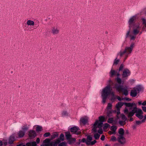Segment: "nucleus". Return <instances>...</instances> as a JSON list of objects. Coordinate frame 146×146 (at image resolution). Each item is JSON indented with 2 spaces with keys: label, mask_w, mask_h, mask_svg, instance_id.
I'll return each mask as SVG.
<instances>
[{
  "label": "nucleus",
  "mask_w": 146,
  "mask_h": 146,
  "mask_svg": "<svg viewBox=\"0 0 146 146\" xmlns=\"http://www.w3.org/2000/svg\"><path fill=\"white\" fill-rule=\"evenodd\" d=\"M58 146H68L67 144L65 141L60 143Z\"/></svg>",
  "instance_id": "nucleus-31"
},
{
  "label": "nucleus",
  "mask_w": 146,
  "mask_h": 146,
  "mask_svg": "<svg viewBox=\"0 0 146 146\" xmlns=\"http://www.w3.org/2000/svg\"><path fill=\"white\" fill-rule=\"evenodd\" d=\"M133 25L132 34H130L131 28H129L126 34V38H127L129 36L131 40H134L136 38V35L139 33L140 28V24L139 23L137 24H134Z\"/></svg>",
  "instance_id": "nucleus-2"
},
{
  "label": "nucleus",
  "mask_w": 146,
  "mask_h": 146,
  "mask_svg": "<svg viewBox=\"0 0 146 146\" xmlns=\"http://www.w3.org/2000/svg\"><path fill=\"white\" fill-rule=\"evenodd\" d=\"M119 124L121 126L125 125L126 123L125 121L123 120H120L119 122Z\"/></svg>",
  "instance_id": "nucleus-36"
},
{
  "label": "nucleus",
  "mask_w": 146,
  "mask_h": 146,
  "mask_svg": "<svg viewBox=\"0 0 146 146\" xmlns=\"http://www.w3.org/2000/svg\"><path fill=\"white\" fill-rule=\"evenodd\" d=\"M137 16L136 15L131 17L128 21V23L129 25V27L131 28L132 24L134 22L135 20L137 18Z\"/></svg>",
  "instance_id": "nucleus-10"
},
{
  "label": "nucleus",
  "mask_w": 146,
  "mask_h": 146,
  "mask_svg": "<svg viewBox=\"0 0 146 146\" xmlns=\"http://www.w3.org/2000/svg\"><path fill=\"white\" fill-rule=\"evenodd\" d=\"M112 88H110L108 86L106 87L103 90L101 96L102 98V102L104 104L106 102V100L108 96L111 94V100H113L116 99L114 94V92H112Z\"/></svg>",
  "instance_id": "nucleus-1"
},
{
  "label": "nucleus",
  "mask_w": 146,
  "mask_h": 146,
  "mask_svg": "<svg viewBox=\"0 0 146 146\" xmlns=\"http://www.w3.org/2000/svg\"><path fill=\"white\" fill-rule=\"evenodd\" d=\"M138 109L136 107H135L133 108L131 111L129 112L128 109L125 108L124 110V112L128 117H132L134 115L135 113H137L138 111Z\"/></svg>",
  "instance_id": "nucleus-9"
},
{
  "label": "nucleus",
  "mask_w": 146,
  "mask_h": 146,
  "mask_svg": "<svg viewBox=\"0 0 146 146\" xmlns=\"http://www.w3.org/2000/svg\"><path fill=\"white\" fill-rule=\"evenodd\" d=\"M99 129L98 131V132L100 134H102L103 133V131L101 128H99Z\"/></svg>",
  "instance_id": "nucleus-51"
},
{
  "label": "nucleus",
  "mask_w": 146,
  "mask_h": 146,
  "mask_svg": "<svg viewBox=\"0 0 146 146\" xmlns=\"http://www.w3.org/2000/svg\"><path fill=\"white\" fill-rule=\"evenodd\" d=\"M15 137L13 136H11L9 138V143L10 144H12L15 140Z\"/></svg>",
  "instance_id": "nucleus-25"
},
{
  "label": "nucleus",
  "mask_w": 146,
  "mask_h": 146,
  "mask_svg": "<svg viewBox=\"0 0 146 146\" xmlns=\"http://www.w3.org/2000/svg\"><path fill=\"white\" fill-rule=\"evenodd\" d=\"M108 85L106 87L109 86L110 88H111V86H112L113 84V82L112 81L110 80L109 79L108 82Z\"/></svg>",
  "instance_id": "nucleus-27"
},
{
  "label": "nucleus",
  "mask_w": 146,
  "mask_h": 146,
  "mask_svg": "<svg viewBox=\"0 0 146 146\" xmlns=\"http://www.w3.org/2000/svg\"><path fill=\"white\" fill-rule=\"evenodd\" d=\"M100 135L97 133H95L94 134V137L95 139L96 140L98 139L100 137Z\"/></svg>",
  "instance_id": "nucleus-32"
},
{
  "label": "nucleus",
  "mask_w": 146,
  "mask_h": 146,
  "mask_svg": "<svg viewBox=\"0 0 146 146\" xmlns=\"http://www.w3.org/2000/svg\"><path fill=\"white\" fill-rule=\"evenodd\" d=\"M130 118L129 119V121H132L133 120V117H130Z\"/></svg>",
  "instance_id": "nucleus-62"
},
{
  "label": "nucleus",
  "mask_w": 146,
  "mask_h": 146,
  "mask_svg": "<svg viewBox=\"0 0 146 146\" xmlns=\"http://www.w3.org/2000/svg\"><path fill=\"white\" fill-rule=\"evenodd\" d=\"M117 127L115 125H113L111 127V130L112 131L116 133V131L117 129Z\"/></svg>",
  "instance_id": "nucleus-30"
},
{
  "label": "nucleus",
  "mask_w": 146,
  "mask_h": 146,
  "mask_svg": "<svg viewBox=\"0 0 146 146\" xmlns=\"http://www.w3.org/2000/svg\"><path fill=\"white\" fill-rule=\"evenodd\" d=\"M26 146H31V142H28L26 143Z\"/></svg>",
  "instance_id": "nucleus-60"
},
{
  "label": "nucleus",
  "mask_w": 146,
  "mask_h": 146,
  "mask_svg": "<svg viewBox=\"0 0 146 146\" xmlns=\"http://www.w3.org/2000/svg\"><path fill=\"white\" fill-rule=\"evenodd\" d=\"M79 129L78 127H74L71 128L70 129V131L72 133H73L74 134L77 135L80 134V131H79Z\"/></svg>",
  "instance_id": "nucleus-12"
},
{
  "label": "nucleus",
  "mask_w": 146,
  "mask_h": 146,
  "mask_svg": "<svg viewBox=\"0 0 146 146\" xmlns=\"http://www.w3.org/2000/svg\"><path fill=\"white\" fill-rule=\"evenodd\" d=\"M124 99L127 101H130L131 100V99L128 98H125Z\"/></svg>",
  "instance_id": "nucleus-58"
},
{
  "label": "nucleus",
  "mask_w": 146,
  "mask_h": 146,
  "mask_svg": "<svg viewBox=\"0 0 146 146\" xmlns=\"http://www.w3.org/2000/svg\"><path fill=\"white\" fill-rule=\"evenodd\" d=\"M50 135V133L49 132H46L45 133L44 135L43 136L45 137H49Z\"/></svg>",
  "instance_id": "nucleus-46"
},
{
  "label": "nucleus",
  "mask_w": 146,
  "mask_h": 146,
  "mask_svg": "<svg viewBox=\"0 0 146 146\" xmlns=\"http://www.w3.org/2000/svg\"><path fill=\"white\" fill-rule=\"evenodd\" d=\"M110 76L111 77H113L114 76L117 75L118 77L120 76L119 72H117L115 70L111 69L110 72Z\"/></svg>",
  "instance_id": "nucleus-16"
},
{
  "label": "nucleus",
  "mask_w": 146,
  "mask_h": 146,
  "mask_svg": "<svg viewBox=\"0 0 146 146\" xmlns=\"http://www.w3.org/2000/svg\"><path fill=\"white\" fill-rule=\"evenodd\" d=\"M124 104L127 107H130V110L132 109V107L133 106V103H124Z\"/></svg>",
  "instance_id": "nucleus-22"
},
{
  "label": "nucleus",
  "mask_w": 146,
  "mask_h": 146,
  "mask_svg": "<svg viewBox=\"0 0 146 146\" xmlns=\"http://www.w3.org/2000/svg\"><path fill=\"white\" fill-rule=\"evenodd\" d=\"M25 132L22 130H20L18 133V135L19 138L23 137L25 135Z\"/></svg>",
  "instance_id": "nucleus-18"
},
{
  "label": "nucleus",
  "mask_w": 146,
  "mask_h": 146,
  "mask_svg": "<svg viewBox=\"0 0 146 146\" xmlns=\"http://www.w3.org/2000/svg\"><path fill=\"white\" fill-rule=\"evenodd\" d=\"M118 133L119 134V135L123 136L124 135V130L122 128H120L118 131Z\"/></svg>",
  "instance_id": "nucleus-26"
},
{
  "label": "nucleus",
  "mask_w": 146,
  "mask_h": 146,
  "mask_svg": "<svg viewBox=\"0 0 146 146\" xmlns=\"http://www.w3.org/2000/svg\"><path fill=\"white\" fill-rule=\"evenodd\" d=\"M115 88L119 92H122L123 94L126 96L128 94V92L127 89L123 87V86H121L117 84H115Z\"/></svg>",
  "instance_id": "nucleus-8"
},
{
  "label": "nucleus",
  "mask_w": 146,
  "mask_h": 146,
  "mask_svg": "<svg viewBox=\"0 0 146 146\" xmlns=\"http://www.w3.org/2000/svg\"><path fill=\"white\" fill-rule=\"evenodd\" d=\"M134 45L135 44L134 43H131L129 47H126L125 48L124 50H121L118 53L117 55H119L121 57H122L124 55L125 61L128 57L129 54L131 53Z\"/></svg>",
  "instance_id": "nucleus-3"
},
{
  "label": "nucleus",
  "mask_w": 146,
  "mask_h": 146,
  "mask_svg": "<svg viewBox=\"0 0 146 146\" xmlns=\"http://www.w3.org/2000/svg\"><path fill=\"white\" fill-rule=\"evenodd\" d=\"M117 110H118V111L117 113V115H118L119 114V113H120V110L119 109Z\"/></svg>",
  "instance_id": "nucleus-63"
},
{
  "label": "nucleus",
  "mask_w": 146,
  "mask_h": 146,
  "mask_svg": "<svg viewBox=\"0 0 146 146\" xmlns=\"http://www.w3.org/2000/svg\"><path fill=\"white\" fill-rule=\"evenodd\" d=\"M105 138V136L104 135H102L100 139L104 141V140Z\"/></svg>",
  "instance_id": "nucleus-57"
},
{
  "label": "nucleus",
  "mask_w": 146,
  "mask_h": 146,
  "mask_svg": "<svg viewBox=\"0 0 146 146\" xmlns=\"http://www.w3.org/2000/svg\"><path fill=\"white\" fill-rule=\"evenodd\" d=\"M121 118L122 120L126 121L127 119V118L125 117V115L124 114H122L121 115Z\"/></svg>",
  "instance_id": "nucleus-39"
},
{
  "label": "nucleus",
  "mask_w": 146,
  "mask_h": 146,
  "mask_svg": "<svg viewBox=\"0 0 146 146\" xmlns=\"http://www.w3.org/2000/svg\"><path fill=\"white\" fill-rule=\"evenodd\" d=\"M112 113L111 110H107V116L108 117H110Z\"/></svg>",
  "instance_id": "nucleus-37"
},
{
  "label": "nucleus",
  "mask_w": 146,
  "mask_h": 146,
  "mask_svg": "<svg viewBox=\"0 0 146 146\" xmlns=\"http://www.w3.org/2000/svg\"><path fill=\"white\" fill-rule=\"evenodd\" d=\"M141 108L143 111L144 112H146V106H142Z\"/></svg>",
  "instance_id": "nucleus-53"
},
{
  "label": "nucleus",
  "mask_w": 146,
  "mask_h": 146,
  "mask_svg": "<svg viewBox=\"0 0 146 146\" xmlns=\"http://www.w3.org/2000/svg\"><path fill=\"white\" fill-rule=\"evenodd\" d=\"M36 144H38L39 143H40V139L39 138H37L36 140Z\"/></svg>",
  "instance_id": "nucleus-55"
},
{
  "label": "nucleus",
  "mask_w": 146,
  "mask_h": 146,
  "mask_svg": "<svg viewBox=\"0 0 146 146\" xmlns=\"http://www.w3.org/2000/svg\"><path fill=\"white\" fill-rule=\"evenodd\" d=\"M142 123H144V122L142 121V120L141 121H135V123L137 125H139L141 124Z\"/></svg>",
  "instance_id": "nucleus-48"
},
{
  "label": "nucleus",
  "mask_w": 146,
  "mask_h": 146,
  "mask_svg": "<svg viewBox=\"0 0 146 146\" xmlns=\"http://www.w3.org/2000/svg\"><path fill=\"white\" fill-rule=\"evenodd\" d=\"M117 58H116V59L115 60L113 64V65H117L119 63V59H117Z\"/></svg>",
  "instance_id": "nucleus-41"
},
{
  "label": "nucleus",
  "mask_w": 146,
  "mask_h": 146,
  "mask_svg": "<svg viewBox=\"0 0 146 146\" xmlns=\"http://www.w3.org/2000/svg\"><path fill=\"white\" fill-rule=\"evenodd\" d=\"M131 72L128 69L126 68L124 70L122 74V77H127L130 74Z\"/></svg>",
  "instance_id": "nucleus-13"
},
{
  "label": "nucleus",
  "mask_w": 146,
  "mask_h": 146,
  "mask_svg": "<svg viewBox=\"0 0 146 146\" xmlns=\"http://www.w3.org/2000/svg\"><path fill=\"white\" fill-rule=\"evenodd\" d=\"M143 112L142 110L140 109H138V111L137 113H136L135 116L139 119H141L143 117Z\"/></svg>",
  "instance_id": "nucleus-14"
},
{
  "label": "nucleus",
  "mask_w": 146,
  "mask_h": 146,
  "mask_svg": "<svg viewBox=\"0 0 146 146\" xmlns=\"http://www.w3.org/2000/svg\"><path fill=\"white\" fill-rule=\"evenodd\" d=\"M42 127L41 126L38 125L36 129V131L37 132H39L42 131Z\"/></svg>",
  "instance_id": "nucleus-34"
},
{
  "label": "nucleus",
  "mask_w": 146,
  "mask_h": 146,
  "mask_svg": "<svg viewBox=\"0 0 146 146\" xmlns=\"http://www.w3.org/2000/svg\"><path fill=\"white\" fill-rule=\"evenodd\" d=\"M115 80L117 81V82L119 84H120L121 82V78L117 77V78L115 79Z\"/></svg>",
  "instance_id": "nucleus-44"
},
{
  "label": "nucleus",
  "mask_w": 146,
  "mask_h": 146,
  "mask_svg": "<svg viewBox=\"0 0 146 146\" xmlns=\"http://www.w3.org/2000/svg\"><path fill=\"white\" fill-rule=\"evenodd\" d=\"M68 143L70 144L74 143L76 141V139L75 138H72L68 140Z\"/></svg>",
  "instance_id": "nucleus-21"
},
{
  "label": "nucleus",
  "mask_w": 146,
  "mask_h": 146,
  "mask_svg": "<svg viewBox=\"0 0 146 146\" xmlns=\"http://www.w3.org/2000/svg\"><path fill=\"white\" fill-rule=\"evenodd\" d=\"M58 133L56 132L53 133H52V134L51 136V138L50 139V140H52L53 139L58 137Z\"/></svg>",
  "instance_id": "nucleus-19"
},
{
  "label": "nucleus",
  "mask_w": 146,
  "mask_h": 146,
  "mask_svg": "<svg viewBox=\"0 0 146 146\" xmlns=\"http://www.w3.org/2000/svg\"><path fill=\"white\" fill-rule=\"evenodd\" d=\"M92 140V135H88L87 136V138H83L81 140V142L83 143L85 142L87 145H93L97 142L96 140H94L93 141H91Z\"/></svg>",
  "instance_id": "nucleus-6"
},
{
  "label": "nucleus",
  "mask_w": 146,
  "mask_h": 146,
  "mask_svg": "<svg viewBox=\"0 0 146 146\" xmlns=\"http://www.w3.org/2000/svg\"><path fill=\"white\" fill-rule=\"evenodd\" d=\"M99 120H96L94 124V127L92 129L93 131L95 133L97 132V128H101L103 124V122L105 121V118L104 116H101L98 117Z\"/></svg>",
  "instance_id": "nucleus-4"
},
{
  "label": "nucleus",
  "mask_w": 146,
  "mask_h": 146,
  "mask_svg": "<svg viewBox=\"0 0 146 146\" xmlns=\"http://www.w3.org/2000/svg\"><path fill=\"white\" fill-rule=\"evenodd\" d=\"M143 90V88L141 86L139 85L133 88L131 91L130 95L132 97H136L138 93Z\"/></svg>",
  "instance_id": "nucleus-7"
},
{
  "label": "nucleus",
  "mask_w": 146,
  "mask_h": 146,
  "mask_svg": "<svg viewBox=\"0 0 146 146\" xmlns=\"http://www.w3.org/2000/svg\"><path fill=\"white\" fill-rule=\"evenodd\" d=\"M81 142V139H79V142L76 143L75 144V145H80V143Z\"/></svg>",
  "instance_id": "nucleus-54"
},
{
  "label": "nucleus",
  "mask_w": 146,
  "mask_h": 146,
  "mask_svg": "<svg viewBox=\"0 0 146 146\" xmlns=\"http://www.w3.org/2000/svg\"><path fill=\"white\" fill-rule=\"evenodd\" d=\"M141 20L142 21V24L143 25H144L145 27H146V22L145 19L144 18H142L141 19Z\"/></svg>",
  "instance_id": "nucleus-43"
},
{
  "label": "nucleus",
  "mask_w": 146,
  "mask_h": 146,
  "mask_svg": "<svg viewBox=\"0 0 146 146\" xmlns=\"http://www.w3.org/2000/svg\"><path fill=\"white\" fill-rule=\"evenodd\" d=\"M58 139H59L61 141H63L64 140V136L63 134H61L59 137Z\"/></svg>",
  "instance_id": "nucleus-33"
},
{
  "label": "nucleus",
  "mask_w": 146,
  "mask_h": 146,
  "mask_svg": "<svg viewBox=\"0 0 146 146\" xmlns=\"http://www.w3.org/2000/svg\"><path fill=\"white\" fill-rule=\"evenodd\" d=\"M50 139L46 138L43 141V143L40 146H57L58 144L60 142L59 139H57L55 141L50 142Z\"/></svg>",
  "instance_id": "nucleus-5"
},
{
  "label": "nucleus",
  "mask_w": 146,
  "mask_h": 146,
  "mask_svg": "<svg viewBox=\"0 0 146 146\" xmlns=\"http://www.w3.org/2000/svg\"><path fill=\"white\" fill-rule=\"evenodd\" d=\"M3 145V143L0 140V146H2Z\"/></svg>",
  "instance_id": "nucleus-64"
},
{
  "label": "nucleus",
  "mask_w": 146,
  "mask_h": 146,
  "mask_svg": "<svg viewBox=\"0 0 146 146\" xmlns=\"http://www.w3.org/2000/svg\"><path fill=\"white\" fill-rule=\"evenodd\" d=\"M66 133L65 136L67 140H68L72 138V135L70 133Z\"/></svg>",
  "instance_id": "nucleus-28"
},
{
  "label": "nucleus",
  "mask_w": 146,
  "mask_h": 146,
  "mask_svg": "<svg viewBox=\"0 0 146 146\" xmlns=\"http://www.w3.org/2000/svg\"><path fill=\"white\" fill-rule=\"evenodd\" d=\"M117 140L121 144H124L126 143V139L123 136L118 135Z\"/></svg>",
  "instance_id": "nucleus-11"
},
{
  "label": "nucleus",
  "mask_w": 146,
  "mask_h": 146,
  "mask_svg": "<svg viewBox=\"0 0 146 146\" xmlns=\"http://www.w3.org/2000/svg\"><path fill=\"white\" fill-rule=\"evenodd\" d=\"M108 133L110 135L115 134L116 133L115 132L112 131H109Z\"/></svg>",
  "instance_id": "nucleus-52"
},
{
  "label": "nucleus",
  "mask_w": 146,
  "mask_h": 146,
  "mask_svg": "<svg viewBox=\"0 0 146 146\" xmlns=\"http://www.w3.org/2000/svg\"><path fill=\"white\" fill-rule=\"evenodd\" d=\"M138 103L139 105H142L143 106H146V101H144V102H143V103L141 102V101H139L138 102Z\"/></svg>",
  "instance_id": "nucleus-38"
},
{
  "label": "nucleus",
  "mask_w": 146,
  "mask_h": 146,
  "mask_svg": "<svg viewBox=\"0 0 146 146\" xmlns=\"http://www.w3.org/2000/svg\"><path fill=\"white\" fill-rule=\"evenodd\" d=\"M88 118L86 117L81 118L80 119V121L84 124H85L87 123Z\"/></svg>",
  "instance_id": "nucleus-20"
},
{
  "label": "nucleus",
  "mask_w": 146,
  "mask_h": 146,
  "mask_svg": "<svg viewBox=\"0 0 146 146\" xmlns=\"http://www.w3.org/2000/svg\"><path fill=\"white\" fill-rule=\"evenodd\" d=\"M110 125L107 123H105L104 124V129H107L108 127H110Z\"/></svg>",
  "instance_id": "nucleus-47"
},
{
  "label": "nucleus",
  "mask_w": 146,
  "mask_h": 146,
  "mask_svg": "<svg viewBox=\"0 0 146 146\" xmlns=\"http://www.w3.org/2000/svg\"><path fill=\"white\" fill-rule=\"evenodd\" d=\"M111 140L112 141H115L117 140V139L113 135L111 137Z\"/></svg>",
  "instance_id": "nucleus-40"
},
{
  "label": "nucleus",
  "mask_w": 146,
  "mask_h": 146,
  "mask_svg": "<svg viewBox=\"0 0 146 146\" xmlns=\"http://www.w3.org/2000/svg\"><path fill=\"white\" fill-rule=\"evenodd\" d=\"M62 116H67L68 115V113L67 111H64L62 112Z\"/></svg>",
  "instance_id": "nucleus-45"
},
{
  "label": "nucleus",
  "mask_w": 146,
  "mask_h": 146,
  "mask_svg": "<svg viewBox=\"0 0 146 146\" xmlns=\"http://www.w3.org/2000/svg\"><path fill=\"white\" fill-rule=\"evenodd\" d=\"M146 120V115H145L144 116V119L142 120V121L144 122H145Z\"/></svg>",
  "instance_id": "nucleus-59"
},
{
  "label": "nucleus",
  "mask_w": 146,
  "mask_h": 146,
  "mask_svg": "<svg viewBox=\"0 0 146 146\" xmlns=\"http://www.w3.org/2000/svg\"><path fill=\"white\" fill-rule=\"evenodd\" d=\"M117 98L119 101H121V98H120V97H119V96H117Z\"/></svg>",
  "instance_id": "nucleus-61"
},
{
  "label": "nucleus",
  "mask_w": 146,
  "mask_h": 146,
  "mask_svg": "<svg viewBox=\"0 0 146 146\" xmlns=\"http://www.w3.org/2000/svg\"><path fill=\"white\" fill-rule=\"evenodd\" d=\"M29 125L27 124H25L22 126V129L23 131H27L29 128Z\"/></svg>",
  "instance_id": "nucleus-24"
},
{
  "label": "nucleus",
  "mask_w": 146,
  "mask_h": 146,
  "mask_svg": "<svg viewBox=\"0 0 146 146\" xmlns=\"http://www.w3.org/2000/svg\"><path fill=\"white\" fill-rule=\"evenodd\" d=\"M28 135L31 139L34 138L36 135L35 131L33 130H30L29 131Z\"/></svg>",
  "instance_id": "nucleus-15"
},
{
  "label": "nucleus",
  "mask_w": 146,
  "mask_h": 146,
  "mask_svg": "<svg viewBox=\"0 0 146 146\" xmlns=\"http://www.w3.org/2000/svg\"><path fill=\"white\" fill-rule=\"evenodd\" d=\"M123 105V104L121 102H119L116 104V107L117 110H119V108H121Z\"/></svg>",
  "instance_id": "nucleus-29"
},
{
  "label": "nucleus",
  "mask_w": 146,
  "mask_h": 146,
  "mask_svg": "<svg viewBox=\"0 0 146 146\" xmlns=\"http://www.w3.org/2000/svg\"><path fill=\"white\" fill-rule=\"evenodd\" d=\"M113 117H110L108 118L107 122L109 123H112L113 122Z\"/></svg>",
  "instance_id": "nucleus-35"
},
{
  "label": "nucleus",
  "mask_w": 146,
  "mask_h": 146,
  "mask_svg": "<svg viewBox=\"0 0 146 146\" xmlns=\"http://www.w3.org/2000/svg\"><path fill=\"white\" fill-rule=\"evenodd\" d=\"M51 31L52 33L54 35L58 34L59 31L58 28L55 27H52V28Z\"/></svg>",
  "instance_id": "nucleus-17"
},
{
  "label": "nucleus",
  "mask_w": 146,
  "mask_h": 146,
  "mask_svg": "<svg viewBox=\"0 0 146 146\" xmlns=\"http://www.w3.org/2000/svg\"><path fill=\"white\" fill-rule=\"evenodd\" d=\"M112 104H111L109 103L108 104V106L107 107V110H111Z\"/></svg>",
  "instance_id": "nucleus-42"
},
{
  "label": "nucleus",
  "mask_w": 146,
  "mask_h": 146,
  "mask_svg": "<svg viewBox=\"0 0 146 146\" xmlns=\"http://www.w3.org/2000/svg\"><path fill=\"white\" fill-rule=\"evenodd\" d=\"M31 146H36L37 144L36 143L35 141H33L31 142Z\"/></svg>",
  "instance_id": "nucleus-50"
},
{
  "label": "nucleus",
  "mask_w": 146,
  "mask_h": 146,
  "mask_svg": "<svg viewBox=\"0 0 146 146\" xmlns=\"http://www.w3.org/2000/svg\"><path fill=\"white\" fill-rule=\"evenodd\" d=\"M137 125L136 123L132 126V128L133 129H135L136 128Z\"/></svg>",
  "instance_id": "nucleus-56"
},
{
  "label": "nucleus",
  "mask_w": 146,
  "mask_h": 146,
  "mask_svg": "<svg viewBox=\"0 0 146 146\" xmlns=\"http://www.w3.org/2000/svg\"><path fill=\"white\" fill-rule=\"evenodd\" d=\"M124 66L123 64H121L119 69V71H120L122 70L124 68Z\"/></svg>",
  "instance_id": "nucleus-49"
},
{
  "label": "nucleus",
  "mask_w": 146,
  "mask_h": 146,
  "mask_svg": "<svg viewBox=\"0 0 146 146\" xmlns=\"http://www.w3.org/2000/svg\"><path fill=\"white\" fill-rule=\"evenodd\" d=\"M27 24L28 26H34L35 23L33 21L29 20L27 21Z\"/></svg>",
  "instance_id": "nucleus-23"
}]
</instances>
